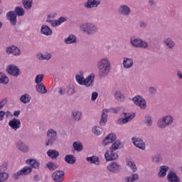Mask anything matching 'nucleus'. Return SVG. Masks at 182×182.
I'll list each match as a JSON object with an SVG mask.
<instances>
[{
    "label": "nucleus",
    "mask_w": 182,
    "mask_h": 182,
    "mask_svg": "<svg viewBox=\"0 0 182 182\" xmlns=\"http://www.w3.org/2000/svg\"><path fill=\"white\" fill-rule=\"evenodd\" d=\"M112 66L110 65V61L107 58H102L98 63L99 69V76L102 79V77H106L107 75L110 73V69Z\"/></svg>",
    "instance_id": "nucleus-1"
},
{
    "label": "nucleus",
    "mask_w": 182,
    "mask_h": 182,
    "mask_svg": "<svg viewBox=\"0 0 182 182\" xmlns=\"http://www.w3.org/2000/svg\"><path fill=\"white\" fill-rule=\"evenodd\" d=\"M58 141V132L53 129L47 131V141L46 146H55Z\"/></svg>",
    "instance_id": "nucleus-2"
},
{
    "label": "nucleus",
    "mask_w": 182,
    "mask_h": 182,
    "mask_svg": "<svg viewBox=\"0 0 182 182\" xmlns=\"http://www.w3.org/2000/svg\"><path fill=\"white\" fill-rule=\"evenodd\" d=\"M173 122H174V118L171 115H166L160 118L156 124L159 129H166V127L173 124Z\"/></svg>",
    "instance_id": "nucleus-3"
},
{
    "label": "nucleus",
    "mask_w": 182,
    "mask_h": 182,
    "mask_svg": "<svg viewBox=\"0 0 182 182\" xmlns=\"http://www.w3.org/2000/svg\"><path fill=\"white\" fill-rule=\"evenodd\" d=\"M80 30L87 35H95L97 32V27L92 23H84L80 26Z\"/></svg>",
    "instance_id": "nucleus-4"
},
{
    "label": "nucleus",
    "mask_w": 182,
    "mask_h": 182,
    "mask_svg": "<svg viewBox=\"0 0 182 182\" xmlns=\"http://www.w3.org/2000/svg\"><path fill=\"white\" fill-rule=\"evenodd\" d=\"M75 79L79 85L86 86L87 87H90V86H93L94 79L92 78V75H89L88 77H87L86 79H85L82 75L77 74L75 75Z\"/></svg>",
    "instance_id": "nucleus-5"
},
{
    "label": "nucleus",
    "mask_w": 182,
    "mask_h": 182,
    "mask_svg": "<svg viewBox=\"0 0 182 182\" xmlns=\"http://www.w3.org/2000/svg\"><path fill=\"white\" fill-rule=\"evenodd\" d=\"M130 43L134 48H141L142 49L149 48V43L140 38H131Z\"/></svg>",
    "instance_id": "nucleus-6"
},
{
    "label": "nucleus",
    "mask_w": 182,
    "mask_h": 182,
    "mask_svg": "<svg viewBox=\"0 0 182 182\" xmlns=\"http://www.w3.org/2000/svg\"><path fill=\"white\" fill-rule=\"evenodd\" d=\"M132 102L141 110H146L147 104L146 100L143 97L136 95L132 98Z\"/></svg>",
    "instance_id": "nucleus-7"
},
{
    "label": "nucleus",
    "mask_w": 182,
    "mask_h": 182,
    "mask_svg": "<svg viewBox=\"0 0 182 182\" xmlns=\"http://www.w3.org/2000/svg\"><path fill=\"white\" fill-rule=\"evenodd\" d=\"M32 173V168L25 166L18 172L14 173L13 178L14 180H18L21 176H28V174Z\"/></svg>",
    "instance_id": "nucleus-8"
},
{
    "label": "nucleus",
    "mask_w": 182,
    "mask_h": 182,
    "mask_svg": "<svg viewBox=\"0 0 182 182\" xmlns=\"http://www.w3.org/2000/svg\"><path fill=\"white\" fill-rule=\"evenodd\" d=\"M117 12L121 16H129L132 14V9L126 4H121L118 7Z\"/></svg>",
    "instance_id": "nucleus-9"
},
{
    "label": "nucleus",
    "mask_w": 182,
    "mask_h": 182,
    "mask_svg": "<svg viewBox=\"0 0 182 182\" xmlns=\"http://www.w3.org/2000/svg\"><path fill=\"white\" fill-rule=\"evenodd\" d=\"M6 72L9 73V75H11V76H14L15 77H18L21 75V70H19V68L15 65H9L6 68Z\"/></svg>",
    "instance_id": "nucleus-10"
},
{
    "label": "nucleus",
    "mask_w": 182,
    "mask_h": 182,
    "mask_svg": "<svg viewBox=\"0 0 182 182\" xmlns=\"http://www.w3.org/2000/svg\"><path fill=\"white\" fill-rule=\"evenodd\" d=\"M132 141L133 144L136 146L140 150H146V143L143 141V139L137 137H132Z\"/></svg>",
    "instance_id": "nucleus-11"
},
{
    "label": "nucleus",
    "mask_w": 182,
    "mask_h": 182,
    "mask_svg": "<svg viewBox=\"0 0 182 182\" xmlns=\"http://www.w3.org/2000/svg\"><path fill=\"white\" fill-rule=\"evenodd\" d=\"M8 55H14V56H21V50L16 46H10L6 48Z\"/></svg>",
    "instance_id": "nucleus-12"
},
{
    "label": "nucleus",
    "mask_w": 182,
    "mask_h": 182,
    "mask_svg": "<svg viewBox=\"0 0 182 182\" xmlns=\"http://www.w3.org/2000/svg\"><path fill=\"white\" fill-rule=\"evenodd\" d=\"M105 157L107 161H113V160L119 159V155L114 150L109 149L105 153Z\"/></svg>",
    "instance_id": "nucleus-13"
},
{
    "label": "nucleus",
    "mask_w": 182,
    "mask_h": 182,
    "mask_svg": "<svg viewBox=\"0 0 182 182\" xmlns=\"http://www.w3.org/2000/svg\"><path fill=\"white\" fill-rule=\"evenodd\" d=\"M107 169L113 174H117L120 172V165L116 162H112L107 166Z\"/></svg>",
    "instance_id": "nucleus-14"
},
{
    "label": "nucleus",
    "mask_w": 182,
    "mask_h": 182,
    "mask_svg": "<svg viewBox=\"0 0 182 182\" xmlns=\"http://www.w3.org/2000/svg\"><path fill=\"white\" fill-rule=\"evenodd\" d=\"M166 178L168 182H181L180 177L173 171H169Z\"/></svg>",
    "instance_id": "nucleus-15"
},
{
    "label": "nucleus",
    "mask_w": 182,
    "mask_h": 182,
    "mask_svg": "<svg viewBox=\"0 0 182 182\" xmlns=\"http://www.w3.org/2000/svg\"><path fill=\"white\" fill-rule=\"evenodd\" d=\"M6 18L8 19V21H9L11 25H12L13 26H16V23H17V16L15 14V11H9L6 14Z\"/></svg>",
    "instance_id": "nucleus-16"
},
{
    "label": "nucleus",
    "mask_w": 182,
    "mask_h": 182,
    "mask_svg": "<svg viewBox=\"0 0 182 182\" xmlns=\"http://www.w3.org/2000/svg\"><path fill=\"white\" fill-rule=\"evenodd\" d=\"M99 5H100V1L97 0H87L84 4V6L87 9H92V8H97Z\"/></svg>",
    "instance_id": "nucleus-17"
},
{
    "label": "nucleus",
    "mask_w": 182,
    "mask_h": 182,
    "mask_svg": "<svg viewBox=\"0 0 182 182\" xmlns=\"http://www.w3.org/2000/svg\"><path fill=\"white\" fill-rule=\"evenodd\" d=\"M63 176H65V172L63 171H57L54 172L52 175L53 180L56 182L63 181Z\"/></svg>",
    "instance_id": "nucleus-18"
},
{
    "label": "nucleus",
    "mask_w": 182,
    "mask_h": 182,
    "mask_svg": "<svg viewBox=\"0 0 182 182\" xmlns=\"http://www.w3.org/2000/svg\"><path fill=\"white\" fill-rule=\"evenodd\" d=\"M164 45L166 48V49H174V47L176 46V43L174 41L170 38L168 37L164 40Z\"/></svg>",
    "instance_id": "nucleus-19"
},
{
    "label": "nucleus",
    "mask_w": 182,
    "mask_h": 182,
    "mask_svg": "<svg viewBox=\"0 0 182 182\" xmlns=\"http://www.w3.org/2000/svg\"><path fill=\"white\" fill-rule=\"evenodd\" d=\"M116 140V135L113 133L108 134L102 141L103 146H107Z\"/></svg>",
    "instance_id": "nucleus-20"
},
{
    "label": "nucleus",
    "mask_w": 182,
    "mask_h": 182,
    "mask_svg": "<svg viewBox=\"0 0 182 182\" xmlns=\"http://www.w3.org/2000/svg\"><path fill=\"white\" fill-rule=\"evenodd\" d=\"M9 126L13 129V130H18L21 127V121L16 118L10 120L9 122Z\"/></svg>",
    "instance_id": "nucleus-21"
},
{
    "label": "nucleus",
    "mask_w": 182,
    "mask_h": 182,
    "mask_svg": "<svg viewBox=\"0 0 182 182\" xmlns=\"http://www.w3.org/2000/svg\"><path fill=\"white\" fill-rule=\"evenodd\" d=\"M16 147L18 150L21 151L22 153H28L29 151V146L25 144V143L19 141L16 144Z\"/></svg>",
    "instance_id": "nucleus-22"
},
{
    "label": "nucleus",
    "mask_w": 182,
    "mask_h": 182,
    "mask_svg": "<svg viewBox=\"0 0 182 182\" xmlns=\"http://www.w3.org/2000/svg\"><path fill=\"white\" fill-rule=\"evenodd\" d=\"M135 116H136L135 114H129L125 118H120L117 120V124H125V123H128V122L133 120V119H134Z\"/></svg>",
    "instance_id": "nucleus-23"
},
{
    "label": "nucleus",
    "mask_w": 182,
    "mask_h": 182,
    "mask_svg": "<svg viewBox=\"0 0 182 182\" xmlns=\"http://www.w3.org/2000/svg\"><path fill=\"white\" fill-rule=\"evenodd\" d=\"M122 65L125 69H130L131 68H133V59L124 58Z\"/></svg>",
    "instance_id": "nucleus-24"
},
{
    "label": "nucleus",
    "mask_w": 182,
    "mask_h": 182,
    "mask_svg": "<svg viewBox=\"0 0 182 182\" xmlns=\"http://www.w3.org/2000/svg\"><path fill=\"white\" fill-rule=\"evenodd\" d=\"M86 161H88V163H90V164H95V166H99V164H100V161L97 156L87 157Z\"/></svg>",
    "instance_id": "nucleus-25"
},
{
    "label": "nucleus",
    "mask_w": 182,
    "mask_h": 182,
    "mask_svg": "<svg viewBox=\"0 0 182 182\" xmlns=\"http://www.w3.org/2000/svg\"><path fill=\"white\" fill-rule=\"evenodd\" d=\"M106 123H107V109H103L100 121V125L105 126Z\"/></svg>",
    "instance_id": "nucleus-26"
},
{
    "label": "nucleus",
    "mask_w": 182,
    "mask_h": 182,
    "mask_svg": "<svg viewBox=\"0 0 182 182\" xmlns=\"http://www.w3.org/2000/svg\"><path fill=\"white\" fill-rule=\"evenodd\" d=\"M41 33L43 35H46V36H49L52 34V29L46 25H43L41 26Z\"/></svg>",
    "instance_id": "nucleus-27"
},
{
    "label": "nucleus",
    "mask_w": 182,
    "mask_h": 182,
    "mask_svg": "<svg viewBox=\"0 0 182 182\" xmlns=\"http://www.w3.org/2000/svg\"><path fill=\"white\" fill-rule=\"evenodd\" d=\"M168 168H169L168 166L166 165L160 166L159 177H161V178L166 177V175L168 171Z\"/></svg>",
    "instance_id": "nucleus-28"
},
{
    "label": "nucleus",
    "mask_w": 182,
    "mask_h": 182,
    "mask_svg": "<svg viewBox=\"0 0 182 182\" xmlns=\"http://www.w3.org/2000/svg\"><path fill=\"white\" fill-rule=\"evenodd\" d=\"M64 160L68 164H75L76 163V158L72 154L66 155Z\"/></svg>",
    "instance_id": "nucleus-29"
},
{
    "label": "nucleus",
    "mask_w": 182,
    "mask_h": 182,
    "mask_svg": "<svg viewBox=\"0 0 182 182\" xmlns=\"http://www.w3.org/2000/svg\"><path fill=\"white\" fill-rule=\"evenodd\" d=\"M23 8H25L27 11H30L32 8V5H33V0H22Z\"/></svg>",
    "instance_id": "nucleus-30"
},
{
    "label": "nucleus",
    "mask_w": 182,
    "mask_h": 182,
    "mask_svg": "<svg viewBox=\"0 0 182 182\" xmlns=\"http://www.w3.org/2000/svg\"><path fill=\"white\" fill-rule=\"evenodd\" d=\"M36 89L38 93H41L42 95H45V93H48V90H46V87L43 83L40 85H37L36 86Z\"/></svg>",
    "instance_id": "nucleus-31"
},
{
    "label": "nucleus",
    "mask_w": 182,
    "mask_h": 182,
    "mask_svg": "<svg viewBox=\"0 0 182 182\" xmlns=\"http://www.w3.org/2000/svg\"><path fill=\"white\" fill-rule=\"evenodd\" d=\"M144 122V124L148 127H151V126H153V117H151V115L150 114L145 116Z\"/></svg>",
    "instance_id": "nucleus-32"
},
{
    "label": "nucleus",
    "mask_w": 182,
    "mask_h": 182,
    "mask_svg": "<svg viewBox=\"0 0 182 182\" xmlns=\"http://www.w3.org/2000/svg\"><path fill=\"white\" fill-rule=\"evenodd\" d=\"M47 154L48 157H50V159H56L58 156H59V151L53 149H49L47 151Z\"/></svg>",
    "instance_id": "nucleus-33"
},
{
    "label": "nucleus",
    "mask_w": 182,
    "mask_h": 182,
    "mask_svg": "<svg viewBox=\"0 0 182 182\" xmlns=\"http://www.w3.org/2000/svg\"><path fill=\"white\" fill-rule=\"evenodd\" d=\"M72 116L74 120L79 122L82 119V112L78 110L73 111Z\"/></svg>",
    "instance_id": "nucleus-34"
},
{
    "label": "nucleus",
    "mask_w": 182,
    "mask_h": 182,
    "mask_svg": "<svg viewBox=\"0 0 182 182\" xmlns=\"http://www.w3.org/2000/svg\"><path fill=\"white\" fill-rule=\"evenodd\" d=\"M9 79L4 73H0V83L2 85H8Z\"/></svg>",
    "instance_id": "nucleus-35"
},
{
    "label": "nucleus",
    "mask_w": 182,
    "mask_h": 182,
    "mask_svg": "<svg viewBox=\"0 0 182 182\" xmlns=\"http://www.w3.org/2000/svg\"><path fill=\"white\" fill-rule=\"evenodd\" d=\"M14 13L16 16H23L25 15V9L21 6H16L14 9Z\"/></svg>",
    "instance_id": "nucleus-36"
},
{
    "label": "nucleus",
    "mask_w": 182,
    "mask_h": 182,
    "mask_svg": "<svg viewBox=\"0 0 182 182\" xmlns=\"http://www.w3.org/2000/svg\"><path fill=\"white\" fill-rule=\"evenodd\" d=\"M114 97L116 100L118 102H124V94L122 93L120 91H117L114 93Z\"/></svg>",
    "instance_id": "nucleus-37"
},
{
    "label": "nucleus",
    "mask_w": 182,
    "mask_h": 182,
    "mask_svg": "<svg viewBox=\"0 0 182 182\" xmlns=\"http://www.w3.org/2000/svg\"><path fill=\"white\" fill-rule=\"evenodd\" d=\"M73 147L75 151H82L83 150V145L79 141L73 142Z\"/></svg>",
    "instance_id": "nucleus-38"
},
{
    "label": "nucleus",
    "mask_w": 182,
    "mask_h": 182,
    "mask_svg": "<svg viewBox=\"0 0 182 182\" xmlns=\"http://www.w3.org/2000/svg\"><path fill=\"white\" fill-rule=\"evenodd\" d=\"M31 99H32V98L30 97L29 95L24 94V95L21 96L20 101L22 103L26 104V103H29L31 102Z\"/></svg>",
    "instance_id": "nucleus-39"
},
{
    "label": "nucleus",
    "mask_w": 182,
    "mask_h": 182,
    "mask_svg": "<svg viewBox=\"0 0 182 182\" xmlns=\"http://www.w3.org/2000/svg\"><path fill=\"white\" fill-rule=\"evenodd\" d=\"M127 166H129V167H130L131 170H132L134 173H136V171H137V167L136 166V164L133 161L127 159Z\"/></svg>",
    "instance_id": "nucleus-40"
},
{
    "label": "nucleus",
    "mask_w": 182,
    "mask_h": 182,
    "mask_svg": "<svg viewBox=\"0 0 182 182\" xmlns=\"http://www.w3.org/2000/svg\"><path fill=\"white\" fill-rule=\"evenodd\" d=\"M65 42L67 44L76 43V36L71 34L67 38H65Z\"/></svg>",
    "instance_id": "nucleus-41"
},
{
    "label": "nucleus",
    "mask_w": 182,
    "mask_h": 182,
    "mask_svg": "<svg viewBox=\"0 0 182 182\" xmlns=\"http://www.w3.org/2000/svg\"><path fill=\"white\" fill-rule=\"evenodd\" d=\"M46 167L48 168V170H50V171H54V170L58 168V165L53 162L49 161L46 164Z\"/></svg>",
    "instance_id": "nucleus-42"
},
{
    "label": "nucleus",
    "mask_w": 182,
    "mask_h": 182,
    "mask_svg": "<svg viewBox=\"0 0 182 182\" xmlns=\"http://www.w3.org/2000/svg\"><path fill=\"white\" fill-rule=\"evenodd\" d=\"M92 132L95 136H100L103 133L102 128L97 127L92 128Z\"/></svg>",
    "instance_id": "nucleus-43"
},
{
    "label": "nucleus",
    "mask_w": 182,
    "mask_h": 182,
    "mask_svg": "<svg viewBox=\"0 0 182 182\" xmlns=\"http://www.w3.org/2000/svg\"><path fill=\"white\" fill-rule=\"evenodd\" d=\"M119 149H120V141L119 140L115 141L109 148V149L114 150V151H116V150H119Z\"/></svg>",
    "instance_id": "nucleus-44"
},
{
    "label": "nucleus",
    "mask_w": 182,
    "mask_h": 182,
    "mask_svg": "<svg viewBox=\"0 0 182 182\" xmlns=\"http://www.w3.org/2000/svg\"><path fill=\"white\" fill-rule=\"evenodd\" d=\"M9 175L6 172H0V182H5L8 180Z\"/></svg>",
    "instance_id": "nucleus-45"
},
{
    "label": "nucleus",
    "mask_w": 182,
    "mask_h": 182,
    "mask_svg": "<svg viewBox=\"0 0 182 182\" xmlns=\"http://www.w3.org/2000/svg\"><path fill=\"white\" fill-rule=\"evenodd\" d=\"M136 180H139V175L137 173H133L127 178V182H133L136 181Z\"/></svg>",
    "instance_id": "nucleus-46"
},
{
    "label": "nucleus",
    "mask_w": 182,
    "mask_h": 182,
    "mask_svg": "<svg viewBox=\"0 0 182 182\" xmlns=\"http://www.w3.org/2000/svg\"><path fill=\"white\" fill-rule=\"evenodd\" d=\"M162 159H161V156L157 154V155H154V156H152V161L153 163H155L156 164H159V163H160V161H161Z\"/></svg>",
    "instance_id": "nucleus-47"
},
{
    "label": "nucleus",
    "mask_w": 182,
    "mask_h": 182,
    "mask_svg": "<svg viewBox=\"0 0 182 182\" xmlns=\"http://www.w3.org/2000/svg\"><path fill=\"white\" fill-rule=\"evenodd\" d=\"M6 170H8V162H3L0 166V173H6Z\"/></svg>",
    "instance_id": "nucleus-48"
},
{
    "label": "nucleus",
    "mask_w": 182,
    "mask_h": 182,
    "mask_svg": "<svg viewBox=\"0 0 182 182\" xmlns=\"http://www.w3.org/2000/svg\"><path fill=\"white\" fill-rule=\"evenodd\" d=\"M44 75L43 74L38 75L36 77L35 82L37 83V85H39L43 80Z\"/></svg>",
    "instance_id": "nucleus-49"
},
{
    "label": "nucleus",
    "mask_w": 182,
    "mask_h": 182,
    "mask_svg": "<svg viewBox=\"0 0 182 182\" xmlns=\"http://www.w3.org/2000/svg\"><path fill=\"white\" fill-rule=\"evenodd\" d=\"M41 58L43 60H49V59H50V58H52V55H50V53H47L44 55L41 54Z\"/></svg>",
    "instance_id": "nucleus-50"
},
{
    "label": "nucleus",
    "mask_w": 182,
    "mask_h": 182,
    "mask_svg": "<svg viewBox=\"0 0 182 182\" xmlns=\"http://www.w3.org/2000/svg\"><path fill=\"white\" fill-rule=\"evenodd\" d=\"M149 93L152 96H154V95L157 93V89H156L154 87H150L149 89Z\"/></svg>",
    "instance_id": "nucleus-51"
},
{
    "label": "nucleus",
    "mask_w": 182,
    "mask_h": 182,
    "mask_svg": "<svg viewBox=\"0 0 182 182\" xmlns=\"http://www.w3.org/2000/svg\"><path fill=\"white\" fill-rule=\"evenodd\" d=\"M99 96V93H97V92H94L92 93V97H91V100L92 102H95V100H96L97 99V97Z\"/></svg>",
    "instance_id": "nucleus-52"
},
{
    "label": "nucleus",
    "mask_w": 182,
    "mask_h": 182,
    "mask_svg": "<svg viewBox=\"0 0 182 182\" xmlns=\"http://www.w3.org/2000/svg\"><path fill=\"white\" fill-rule=\"evenodd\" d=\"M68 21V18L65 17H60L57 21L58 23V26L60 25L61 23H63V22H66Z\"/></svg>",
    "instance_id": "nucleus-53"
},
{
    "label": "nucleus",
    "mask_w": 182,
    "mask_h": 182,
    "mask_svg": "<svg viewBox=\"0 0 182 182\" xmlns=\"http://www.w3.org/2000/svg\"><path fill=\"white\" fill-rule=\"evenodd\" d=\"M36 160L35 159H30L26 161V164H30V166H32L36 163Z\"/></svg>",
    "instance_id": "nucleus-54"
},
{
    "label": "nucleus",
    "mask_w": 182,
    "mask_h": 182,
    "mask_svg": "<svg viewBox=\"0 0 182 182\" xmlns=\"http://www.w3.org/2000/svg\"><path fill=\"white\" fill-rule=\"evenodd\" d=\"M8 102V100H6V99H4L0 102V109H2V107H4V106H5V105H6V102Z\"/></svg>",
    "instance_id": "nucleus-55"
},
{
    "label": "nucleus",
    "mask_w": 182,
    "mask_h": 182,
    "mask_svg": "<svg viewBox=\"0 0 182 182\" xmlns=\"http://www.w3.org/2000/svg\"><path fill=\"white\" fill-rule=\"evenodd\" d=\"M50 25H51L53 28H55V27H56V26H59V24H58V20H53V21H51Z\"/></svg>",
    "instance_id": "nucleus-56"
},
{
    "label": "nucleus",
    "mask_w": 182,
    "mask_h": 182,
    "mask_svg": "<svg viewBox=\"0 0 182 182\" xmlns=\"http://www.w3.org/2000/svg\"><path fill=\"white\" fill-rule=\"evenodd\" d=\"M148 26L147 22L146 21H141L139 23L140 28H146Z\"/></svg>",
    "instance_id": "nucleus-57"
},
{
    "label": "nucleus",
    "mask_w": 182,
    "mask_h": 182,
    "mask_svg": "<svg viewBox=\"0 0 182 182\" xmlns=\"http://www.w3.org/2000/svg\"><path fill=\"white\" fill-rule=\"evenodd\" d=\"M4 117H5V112L0 111V122H2V120H4Z\"/></svg>",
    "instance_id": "nucleus-58"
},
{
    "label": "nucleus",
    "mask_w": 182,
    "mask_h": 182,
    "mask_svg": "<svg viewBox=\"0 0 182 182\" xmlns=\"http://www.w3.org/2000/svg\"><path fill=\"white\" fill-rule=\"evenodd\" d=\"M66 92V91L65 90H63V87H60L58 90V93H60V95L61 96H63V95H65V93Z\"/></svg>",
    "instance_id": "nucleus-59"
},
{
    "label": "nucleus",
    "mask_w": 182,
    "mask_h": 182,
    "mask_svg": "<svg viewBox=\"0 0 182 182\" xmlns=\"http://www.w3.org/2000/svg\"><path fill=\"white\" fill-rule=\"evenodd\" d=\"M41 164H39V162H36L33 166H31V167L33 168H39V166Z\"/></svg>",
    "instance_id": "nucleus-60"
},
{
    "label": "nucleus",
    "mask_w": 182,
    "mask_h": 182,
    "mask_svg": "<svg viewBox=\"0 0 182 182\" xmlns=\"http://www.w3.org/2000/svg\"><path fill=\"white\" fill-rule=\"evenodd\" d=\"M112 112H113V113H115V114L119 113V112H120V108L119 107L112 108Z\"/></svg>",
    "instance_id": "nucleus-61"
},
{
    "label": "nucleus",
    "mask_w": 182,
    "mask_h": 182,
    "mask_svg": "<svg viewBox=\"0 0 182 182\" xmlns=\"http://www.w3.org/2000/svg\"><path fill=\"white\" fill-rule=\"evenodd\" d=\"M68 93H70V95H73V93L75 92V87H73V88L70 87V88L68 90Z\"/></svg>",
    "instance_id": "nucleus-62"
},
{
    "label": "nucleus",
    "mask_w": 182,
    "mask_h": 182,
    "mask_svg": "<svg viewBox=\"0 0 182 182\" xmlns=\"http://www.w3.org/2000/svg\"><path fill=\"white\" fill-rule=\"evenodd\" d=\"M177 76L179 77V79L182 80V73L180 70H178L176 73Z\"/></svg>",
    "instance_id": "nucleus-63"
},
{
    "label": "nucleus",
    "mask_w": 182,
    "mask_h": 182,
    "mask_svg": "<svg viewBox=\"0 0 182 182\" xmlns=\"http://www.w3.org/2000/svg\"><path fill=\"white\" fill-rule=\"evenodd\" d=\"M19 114H21V111L19 110H17L14 113V116H15V117H18Z\"/></svg>",
    "instance_id": "nucleus-64"
}]
</instances>
